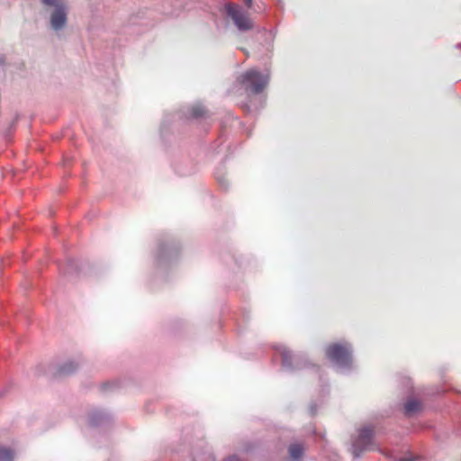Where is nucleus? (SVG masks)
Wrapping results in <instances>:
<instances>
[{
	"label": "nucleus",
	"mask_w": 461,
	"mask_h": 461,
	"mask_svg": "<svg viewBox=\"0 0 461 461\" xmlns=\"http://www.w3.org/2000/svg\"><path fill=\"white\" fill-rule=\"evenodd\" d=\"M400 461H409V460H406V459H402V460H400Z\"/></svg>",
	"instance_id": "f8f14e48"
},
{
	"label": "nucleus",
	"mask_w": 461,
	"mask_h": 461,
	"mask_svg": "<svg viewBox=\"0 0 461 461\" xmlns=\"http://www.w3.org/2000/svg\"><path fill=\"white\" fill-rule=\"evenodd\" d=\"M77 367V365H76L74 362H68L66 363L64 366H62L59 369V375H66L72 374Z\"/></svg>",
	"instance_id": "6e6552de"
},
{
	"label": "nucleus",
	"mask_w": 461,
	"mask_h": 461,
	"mask_svg": "<svg viewBox=\"0 0 461 461\" xmlns=\"http://www.w3.org/2000/svg\"><path fill=\"white\" fill-rule=\"evenodd\" d=\"M47 5L53 6L50 14L51 27L58 31L63 28L67 23V5L63 0H42Z\"/></svg>",
	"instance_id": "7ed1b4c3"
},
{
	"label": "nucleus",
	"mask_w": 461,
	"mask_h": 461,
	"mask_svg": "<svg viewBox=\"0 0 461 461\" xmlns=\"http://www.w3.org/2000/svg\"><path fill=\"white\" fill-rule=\"evenodd\" d=\"M325 352L329 359L340 366H348L351 362L350 351L346 345L331 344L326 348Z\"/></svg>",
	"instance_id": "20e7f679"
},
{
	"label": "nucleus",
	"mask_w": 461,
	"mask_h": 461,
	"mask_svg": "<svg viewBox=\"0 0 461 461\" xmlns=\"http://www.w3.org/2000/svg\"><path fill=\"white\" fill-rule=\"evenodd\" d=\"M288 451L292 458L298 459L303 456L304 453V447L302 444L295 443L290 445Z\"/></svg>",
	"instance_id": "423d86ee"
},
{
	"label": "nucleus",
	"mask_w": 461,
	"mask_h": 461,
	"mask_svg": "<svg viewBox=\"0 0 461 461\" xmlns=\"http://www.w3.org/2000/svg\"><path fill=\"white\" fill-rule=\"evenodd\" d=\"M372 436L373 431L371 429H363L360 431L359 437L357 438V443L360 445H364L365 447H367L368 444L371 442Z\"/></svg>",
	"instance_id": "39448f33"
},
{
	"label": "nucleus",
	"mask_w": 461,
	"mask_h": 461,
	"mask_svg": "<svg viewBox=\"0 0 461 461\" xmlns=\"http://www.w3.org/2000/svg\"><path fill=\"white\" fill-rule=\"evenodd\" d=\"M246 7L251 9L253 6V0H243Z\"/></svg>",
	"instance_id": "9b49d317"
},
{
	"label": "nucleus",
	"mask_w": 461,
	"mask_h": 461,
	"mask_svg": "<svg viewBox=\"0 0 461 461\" xmlns=\"http://www.w3.org/2000/svg\"><path fill=\"white\" fill-rule=\"evenodd\" d=\"M206 111L203 105L197 104L192 107L191 114L194 118L202 117L205 114Z\"/></svg>",
	"instance_id": "9d476101"
},
{
	"label": "nucleus",
	"mask_w": 461,
	"mask_h": 461,
	"mask_svg": "<svg viewBox=\"0 0 461 461\" xmlns=\"http://www.w3.org/2000/svg\"><path fill=\"white\" fill-rule=\"evenodd\" d=\"M226 12L240 31L246 32L253 28V22L249 18V14L240 5L228 4L226 5Z\"/></svg>",
	"instance_id": "f03ea898"
},
{
	"label": "nucleus",
	"mask_w": 461,
	"mask_h": 461,
	"mask_svg": "<svg viewBox=\"0 0 461 461\" xmlns=\"http://www.w3.org/2000/svg\"><path fill=\"white\" fill-rule=\"evenodd\" d=\"M405 412L408 414L413 413L420 409V402L415 400H410L405 403Z\"/></svg>",
	"instance_id": "1a4fd4ad"
},
{
	"label": "nucleus",
	"mask_w": 461,
	"mask_h": 461,
	"mask_svg": "<svg viewBox=\"0 0 461 461\" xmlns=\"http://www.w3.org/2000/svg\"><path fill=\"white\" fill-rule=\"evenodd\" d=\"M239 84L247 94H260L268 83V77L256 69H249L238 78Z\"/></svg>",
	"instance_id": "f257e3e1"
},
{
	"label": "nucleus",
	"mask_w": 461,
	"mask_h": 461,
	"mask_svg": "<svg viewBox=\"0 0 461 461\" xmlns=\"http://www.w3.org/2000/svg\"><path fill=\"white\" fill-rule=\"evenodd\" d=\"M14 452L5 447H0V461H14Z\"/></svg>",
	"instance_id": "0eeeda50"
}]
</instances>
